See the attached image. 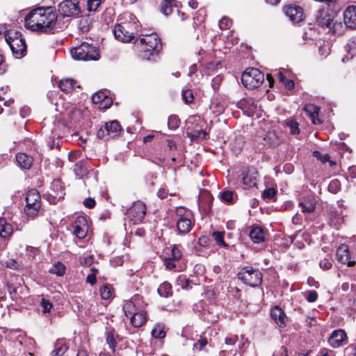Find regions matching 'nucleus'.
Masks as SVG:
<instances>
[{"label":"nucleus","mask_w":356,"mask_h":356,"mask_svg":"<svg viewBox=\"0 0 356 356\" xmlns=\"http://www.w3.org/2000/svg\"><path fill=\"white\" fill-rule=\"evenodd\" d=\"M58 15L54 7H38L32 10L24 19L27 29L40 33H54L60 26H58Z\"/></svg>","instance_id":"1"},{"label":"nucleus","mask_w":356,"mask_h":356,"mask_svg":"<svg viewBox=\"0 0 356 356\" xmlns=\"http://www.w3.org/2000/svg\"><path fill=\"white\" fill-rule=\"evenodd\" d=\"M3 34L13 56L16 58H21L24 56L26 53V44L24 39L22 37V34L15 30L5 31Z\"/></svg>","instance_id":"2"},{"label":"nucleus","mask_w":356,"mask_h":356,"mask_svg":"<svg viewBox=\"0 0 356 356\" xmlns=\"http://www.w3.org/2000/svg\"><path fill=\"white\" fill-rule=\"evenodd\" d=\"M141 45L140 56L143 59L149 60L154 53L161 49L160 38L156 33L145 35L139 40Z\"/></svg>","instance_id":"3"},{"label":"nucleus","mask_w":356,"mask_h":356,"mask_svg":"<svg viewBox=\"0 0 356 356\" xmlns=\"http://www.w3.org/2000/svg\"><path fill=\"white\" fill-rule=\"evenodd\" d=\"M129 21H124L116 24L113 29L115 38L123 42H130L134 38V34L138 29L137 22L135 18L129 16Z\"/></svg>","instance_id":"4"},{"label":"nucleus","mask_w":356,"mask_h":356,"mask_svg":"<svg viewBox=\"0 0 356 356\" xmlns=\"http://www.w3.org/2000/svg\"><path fill=\"white\" fill-rule=\"evenodd\" d=\"M73 58L81 60H97L99 53L97 48L87 42H83L79 46L71 50Z\"/></svg>","instance_id":"5"},{"label":"nucleus","mask_w":356,"mask_h":356,"mask_svg":"<svg viewBox=\"0 0 356 356\" xmlns=\"http://www.w3.org/2000/svg\"><path fill=\"white\" fill-rule=\"evenodd\" d=\"M264 81V74L257 68H248L241 75L243 85L248 89L259 87Z\"/></svg>","instance_id":"6"},{"label":"nucleus","mask_w":356,"mask_h":356,"mask_svg":"<svg viewBox=\"0 0 356 356\" xmlns=\"http://www.w3.org/2000/svg\"><path fill=\"white\" fill-rule=\"evenodd\" d=\"M24 212L29 217L36 216L41 208V197L35 189L29 190L26 195Z\"/></svg>","instance_id":"7"},{"label":"nucleus","mask_w":356,"mask_h":356,"mask_svg":"<svg viewBox=\"0 0 356 356\" xmlns=\"http://www.w3.org/2000/svg\"><path fill=\"white\" fill-rule=\"evenodd\" d=\"M334 13L328 9H323L318 11L316 16V22L318 25L325 26L332 30L334 33H339V29L342 28L341 23L337 24L336 22H334Z\"/></svg>","instance_id":"8"},{"label":"nucleus","mask_w":356,"mask_h":356,"mask_svg":"<svg viewBox=\"0 0 356 356\" xmlns=\"http://www.w3.org/2000/svg\"><path fill=\"white\" fill-rule=\"evenodd\" d=\"M245 284L252 287L258 286L262 281V274L259 270L244 268L238 275Z\"/></svg>","instance_id":"9"},{"label":"nucleus","mask_w":356,"mask_h":356,"mask_svg":"<svg viewBox=\"0 0 356 356\" xmlns=\"http://www.w3.org/2000/svg\"><path fill=\"white\" fill-rule=\"evenodd\" d=\"M78 0H64L58 5V13L63 17H76L81 13Z\"/></svg>","instance_id":"10"},{"label":"nucleus","mask_w":356,"mask_h":356,"mask_svg":"<svg viewBox=\"0 0 356 356\" xmlns=\"http://www.w3.org/2000/svg\"><path fill=\"white\" fill-rule=\"evenodd\" d=\"M146 213V207L142 202H136L129 208L127 211L129 218L134 224L140 222Z\"/></svg>","instance_id":"11"},{"label":"nucleus","mask_w":356,"mask_h":356,"mask_svg":"<svg viewBox=\"0 0 356 356\" xmlns=\"http://www.w3.org/2000/svg\"><path fill=\"white\" fill-rule=\"evenodd\" d=\"M284 13L293 24L302 22L304 19L303 9L296 5H288L284 7Z\"/></svg>","instance_id":"12"},{"label":"nucleus","mask_w":356,"mask_h":356,"mask_svg":"<svg viewBox=\"0 0 356 356\" xmlns=\"http://www.w3.org/2000/svg\"><path fill=\"white\" fill-rule=\"evenodd\" d=\"M347 336L346 332L342 330H337L332 332L328 343L332 348H339L347 342Z\"/></svg>","instance_id":"13"},{"label":"nucleus","mask_w":356,"mask_h":356,"mask_svg":"<svg viewBox=\"0 0 356 356\" xmlns=\"http://www.w3.org/2000/svg\"><path fill=\"white\" fill-rule=\"evenodd\" d=\"M242 181L244 188H249L257 185V172L254 168L245 170L242 173Z\"/></svg>","instance_id":"14"},{"label":"nucleus","mask_w":356,"mask_h":356,"mask_svg":"<svg viewBox=\"0 0 356 356\" xmlns=\"http://www.w3.org/2000/svg\"><path fill=\"white\" fill-rule=\"evenodd\" d=\"M343 22L348 28L356 29V6H350L344 10Z\"/></svg>","instance_id":"15"},{"label":"nucleus","mask_w":356,"mask_h":356,"mask_svg":"<svg viewBox=\"0 0 356 356\" xmlns=\"http://www.w3.org/2000/svg\"><path fill=\"white\" fill-rule=\"evenodd\" d=\"M337 259L342 264H346L348 266H353L355 264L354 261H351L349 249L347 245L341 244L337 250Z\"/></svg>","instance_id":"16"},{"label":"nucleus","mask_w":356,"mask_h":356,"mask_svg":"<svg viewBox=\"0 0 356 356\" xmlns=\"http://www.w3.org/2000/svg\"><path fill=\"white\" fill-rule=\"evenodd\" d=\"M193 225V217L184 216L177 219V229L180 234H186L190 232Z\"/></svg>","instance_id":"17"},{"label":"nucleus","mask_w":356,"mask_h":356,"mask_svg":"<svg viewBox=\"0 0 356 356\" xmlns=\"http://www.w3.org/2000/svg\"><path fill=\"white\" fill-rule=\"evenodd\" d=\"M213 202V197L208 191H203L199 197L198 206L200 209L202 210L205 214L211 211V207Z\"/></svg>","instance_id":"18"},{"label":"nucleus","mask_w":356,"mask_h":356,"mask_svg":"<svg viewBox=\"0 0 356 356\" xmlns=\"http://www.w3.org/2000/svg\"><path fill=\"white\" fill-rule=\"evenodd\" d=\"M74 234L79 238H83L88 232V226L86 225V220L84 218H78L77 220L73 224Z\"/></svg>","instance_id":"19"},{"label":"nucleus","mask_w":356,"mask_h":356,"mask_svg":"<svg viewBox=\"0 0 356 356\" xmlns=\"http://www.w3.org/2000/svg\"><path fill=\"white\" fill-rule=\"evenodd\" d=\"M270 316L272 319L280 327L285 325L286 316L283 310L278 306H275L271 309Z\"/></svg>","instance_id":"20"},{"label":"nucleus","mask_w":356,"mask_h":356,"mask_svg":"<svg viewBox=\"0 0 356 356\" xmlns=\"http://www.w3.org/2000/svg\"><path fill=\"white\" fill-rule=\"evenodd\" d=\"M250 238L255 243L264 242L266 240V234L264 230L259 226H253L249 234Z\"/></svg>","instance_id":"21"},{"label":"nucleus","mask_w":356,"mask_h":356,"mask_svg":"<svg viewBox=\"0 0 356 356\" xmlns=\"http://www.w3.org/2000/svg\"><path fill=\"white\" fill-rule=\"evenodd\" d=\"M16 161L24 169H29L33 163V159L30 155L19 152L16 155Z\"/></svg>","instance_id":"22"},{"label":"nucleus","mask_w":356,"mask_h":356,"mask_svg":"<svg viewBox=\"0 0 356 356\" xmlns=\"http://www.w3.org/2000/svg\"><path fill=\"white\" fill-rule=\"evenodd\" d=\"M69 346H67L65 340L63 339H58L54 343V348L51 351L52 356H61L68 350Z\"/></svg>","instance_id":"23"},{"label":"nucleus","mask_w":356,"mask_h":356,"mask_svg":"<svg viewBox=\"0 0 356 356\" xmlns=\"http://www.w3.org/2000/svg\"><path fill=\"white\" fill-rule=\"evenodd\" d=\"M13 226L7 222L6 218H0V237L9 238L13 234Z\"/></svg>","instance_id":"24"},{"label":"nucleus","mask_w":356,"mask_h":356,"mask_svg":"<svg viewBox=\"0 0 356 356\" xmlns=\"http://www.w3.org/2000/svg\"><path fill=\"white\" fill-rule=\"evenodd\" d=\"M319 110L318 107L312 104H306L304 107V111L309 115L312 122L315 124L321 123L320 120L317 118Z\"/></svg>","instance_id":"25"},{"label":"nucleus","mask_w":356,"mask_h":356,"mask_svg":"<svg viewBox=\"0 0 356 356\" xmlns=\"http://www.w3.org/2000/svg\"><path fill=\"white\" fill-rule=\"evenodd\" d=\"M130 318L133 326L140 327L146 322V313L145 312L138 311L131 315Z\"/></svg>","instance_id":"26"},{"label":"nucleus","mask_w":356,"mask_h":356,"mask_svg":"<svg viewBox=\"0 0 356 356\" xmlns=\"http://www.w3.org/2000/svg\"><path fill=\"white\" fill-rule=\"evenodd\" d=\"M120 336L115 332L114 330H108L106 332V341L109 348L112 350L113 353H115V348L117 346L118 340H120Z\"/></svg>","instance_id":"27"},{"label":"nucleus","mask_w":356,"mask_h":356,"mask_svg":"<svg viewBox=\"0 0 356 356\" xmlns=\"http://www.w3.org/2000/svg\"><path fill=\"white\" fill-rule=\"evenodd\" d=\"M175 0H163L160 6L161 12L168 16L172 13L173 7L178 8L179 2L174 3Z\"/></svg>","instance_id":"28"},{"label":"nucleus","mask_w":356,"mask_h":356,"mask_svg":"<svg viewBox=\"0 0 356 356\" xmlns=\"http://www.w3.org/2000/svg\"><path fill=\"white\" fill-rule=\"evenodd\" d=\"M104 125L105 127H107V134H108V137H111V138L118 136L121 131V127L119 122L116 120L106 122Z\"/></svg>","instance_id":"29"},{"label":"nucleus","mask_w":356,"mask_h":356,"mask_svg":"<svg viewBox=\"0 0 356 356\" xmlns=\"http://www.w3.org/2000/svg\"><path fill=\"white\" fill-rule=\"evenodd\" d=\"M157 292L160 296L163 298L171 296L172 295V286L169 282H164L159 285Z\"/></svg>","instance_id":"30"},{"label":"nucleus","mask_w":356,"mask_h":356,"mask_svg":"<svg viewBox=\"0 0 356 356\" xmlns=\"http://www.w3.org/2000/svg\"><path fill=\"white\" fill-rule=\"evenodd\" d=\"M347 54L342 58L343 62H346L352 59L356 56V42L350 41L346 47Z\"/></svg>","instance_id":"31"},{"label":"nucleus","mask_w":356,"mask_h":356,"mask_svg":"<svg viewBox=\"0 0 356 356\" xmlns=\"http://www.w3.org/2000/svg\"><path fill=\"white\" fill-rule=\"evenodd\" d=\"M74 83L72 79H62L59 83V88L63 92L69 93L74 90Z\"/></svg>","instance_id":"32"},{"label":"nucleus","mask_w":356,"mask_h":356,"mask_svg":"<svg viewBox=\"0 0 356 356\" xmlns=\"http://www.w3.org/2000/svg\"><path fill=\"white\" fill-rule=\"evenodd\" d=\"M220 199L222 202L227 204H232L237 199V195L232 191H224L219 195Z\"/></svg>","instance_id":"33"},{"label":"nucleus","mask_w":356,"mask_h":356,"mask_svg":"<svg viewBox=\"0 0 356 356\" xmlns=\"http://www.w3.org/2000/svg\"><path fill=\"white\" fill-rule=\"evenodd\" d=\"M165 327L163 323L156 324L152 330V336L155 339H163L165 337Z\"/></svg>","instance_id":"34"},{"label":"nucleus","mask_w":356,"mask_h":356,"mask_svg":"<svg viewBox=\"0 0 356 356\" xmlns=\"http://www.w3.org/2000/svg\"><path fill=\"white\" fill-rule=\"evenodd\" d=\"M73 170H74L75 175L79 178H82L83 176H85L88 173V168H87L85 163L82 161L77 162L74 165V168Z\"/></svg>","instance_id":"35"},{"label":"nucleus","mask_w":356,"mask_h":356,"mask_svg":"<svg viewBox=\"0 0 356 356\" xmlns=\"http://www.w3.org/2000/svg\"><path fill=\"white\" fill-rule=\"evenodd\" d=\"M51 191L53 193L51 194L55 198L60 199L63 197L64 193L60 186V183L58 180H55L51 184Z\"/></svg>","instance_id":"36"},{"label":"nucleus","mask_w":356,"mask_h":356,"mask_svg":"<svg viewBox=\"0 0 356 356\" xmlns=\"http://www.w3.org/2000/svg\"><path fill=\"white\" fill-rule=\"evenodd\" d=\"M123 310L127 316H131V315L135 314V312H138V309L136 308V304L133 300L127 301L124 303L123 306Z\"/></svg>","instance_id":"37"},{"label":"nucleus","mask_w":356,"mask_h":356,"mask_svg":"<svg viewBox=\"0 0 356 356\" xmlns=\"http://www.w3.org/2000/svg\"><path fill=\"white\" fill-rule=\"evenodd\" d=\"M49 273L62 276L65 273V266L61 262H57L49 270Z\"/></svg>","instance_id":"38"},{"label":"nucleus","mask_w":356,"mask_h":356,"mask_svg":"<svg viewBox=\"0 0 356 356\" xmlns=\"http://www.w3.org/2000/svg\"><path fill=\"white\" fill-rule=\"evenodd\" d=\"M100 296L102 299L108 300L111 298L113 294V288L109 284H105L99 289Z\"/></svg>","instance_id":"39"},{"label":"nucleus","mask_w":356,"mask_h":356,"mask_svg":"<svg viewBox=\"0 0 356 356\" xmlns=\"http://www.w3.org/2000/svg\"><path fill=\"white\" fill-rule=\"evenodd\" d=\"M191 281L185 275H179L177 278V284L183 289H188L191 288Z\"/></svg>","instance_id":"40"},{"label":"nucleus","mask_w":356,"mask_h":356,"mask_svg":"<svg viewBox=\"0 0 356 356\" xmlns=\"http://www.w3.org/2000/svg\"><path fill=\"white\" fill-rule=\"evenodd\" d=\"M211 108L213 113L217 115L222 113L225 111V106L219 101L213 102L211 104Z\"/></svg>","instance_id":"41"},{"label":"nucleus","mask_w":356,"mask_h":356,"mask_svg":"<svg viewBox=\"0 0 356 356\" xmlns=\"http://www.w3.org/2000/svg\"><path fill=\"white\" fill-rule=\"evenodd\" d=\"M180 124V120L177 115H172L168 118V126L169 129L175 130L177 129Z\"/></svg>","instance_id":"42"},{"label":"nucleus","mask_w":356,"mask_h":356,"mask_svg":"<svg viewBox=\"0 0 356 356\" xmlns=\"http://www.w3.org/2000/svg\"><path fill=\"white\" fill-rule=\"evenodd\" d=\"M299 207L303 213H312L315 210V205L310 202H301L299 203Z\"/></svg>","instance_id":"43"},{"label":"nucleus","mask_w":356,"mask_h":356,"mask_svg":"<svg viewBox=\"0 0 356 356\" xmlns=\"http://www.w3.org/2000/svg\"><path fill=\"white\" fill-rule=\"evenodd\" d=\"M103 0H87V9L90 12L97 10Z\"/></svg>","instance_id":"44"},{"label":"nucleus","mask_w":356,"mask_h":356,"mask_svg":"<svg viewBox=\"0 0 356 356\" xmlns=\"http://www.w3.org/2000/svg\"><path fill=\"white\" fill-rule=\"evenodd\" d=\"M208 341L205 337H200V339L194 343L193 350L201 351L207 345Z\"/></svg>","instance_id":"45"},{"label":"nucleus","mask_w":356,"mask_h":356,"mask_svg":"<svg viewBox=\"0 0 356 356\" xmlns=\"http://www.w3.org/2000/svg\"><path fill=\"white\" fill-rule=\"evenodd\" d=\"M212 236L218 245H221L223 247L227 246L226 243L224 241V236L222 232H213Z\"/></svg>","instance_id":"46"},{"label":"nucleus","mask_w":356,"mask_h":356,"mask_svg":"<svg viewBox=\"0 0 356 356\" xmlns=\"http://www.w3.org/2000/svg\"><path fill=\"white\" fill-rule=\"evenodd\" d=\"M232 24V20L227 17H222L218 22L219 28L222 30L229 29Z\"/></svg>","instance_id":"47"},{"label":"nucleus","mask_w":356,"mask_h":356,"mask_svg":"<svg viewBox=\"0 0 356 356\" xmlns=\"http://www.w3.org/2000/svg\"><path fill=\"white\" fill-rule=\"evenodd\" d=\"M243 145V139L242 137H237L234 140V145L232 147V150L235 154H238Z\"/></svg>","instance_id":"48"},{"label":"nucleus","mask_w":356,"mask_h":356,"mask_svg":"<svg viewBox=\"0 0 356 356\" xmlns=\"http://www.w3.org/2000/svg\"><path fill=\"white\" fill-rule=\"evenodd\" d=\"M286 124L290 128V133L292 135H296L300 133L298 123L297 122L294 120H289Z\"/></svg>","instance_id":"49"},{"label":"nucleus","mask_w":356,"mask_h":356,"mask_svg":"<svg viewBox=\"0 0 356 356\" xmlns=\"http://www.w3.org/2000/svg\"><path fill=\"white\" fill-rule=\"evenodd\" d=\"M276 194V191L273 188H268L264 191L262 197L265 200H272Z\"/></svg>","instance_id":"50"},{"label":"nucleus","mask_w":356,"mask_h":356,"mask_svg":"<svg viewBox=\"0 0 356 356\" xmlns=\"http://www.w3.org/2000/svg\"><path fill=\"white\" fill-rule=\"evenodd\" d=\"M182 257V252L177 246L174 245L171 250L170 258L174 260L179 261Z\"/></svg>","instance_id":"51"},{"label":"nucleus","mask_w":356,"mask_h":356,"mask_svg":"<svg viewBox=\"0 0 356 356\" xmlns=\"http://www.w3.org/2000/svg\"><path fill=\"white\" fill-rule=\"evenodd\" d=\"M107 127H105V125L102 126L99 129V130L97 132V136L98 138L104 139L105 140H108L109 138H111V137H108V134H107Z\"/></svg>","instance_id":"52"},{"label":"nucleus","mask_w":356,"mask_h":356,"mask_svg":"<svg viewBox=\"0 0 356 356\" xmlns=\"http://www.w3.org/2000/svg\"><path fill=\"white\" fill-rule=\"evenodd\" d=\"M329 191L332 193H337L340 190V184L337 179L330 181L328 186Z\"/></svg>","instance_id":"53"},{"label":"nucleus","mask_w":356,"mask_h":356,"mask_svg":"<svg viewBox=\"0 0 356 356\" xmlns=\"http://www.w3.org/2000/svg\"><path fill=\"white\" fill-rule=\"evenodd\" d=\"M8 65L6 62L5 56L1 50H0V74H3L7 71Z\"/></svg>","instance_id":"54"},{"label":"nucleus","mask_w":356,"mask_h":356,"mask_svg":"<svg viewBox=\"0 0 356 356\" xmlns=\"http://www.w3.org/2000/svg\"><path fill=\"white\" fill-rule=\"evenodd\" d=\"M342 221L343 218L341 217H340L339 215L337 216V214H334V217L333 215H332V218L330 220V224L331 226L338 229Z\"/></svg>","instance_id":"55"},{"label":"nucleus","mask_w":356,"mask_h":356,"mask_svg":"<svg viewBox=\"0 0 356 356\" xmlns=\"http://www.w3.org/2000/svg\"><path fill=\"white\" fill-rule=\"evenodd\" d=\"M40 306L42 308V312L46 314L50 312L52 307V304L49 300L42 298L40 302Z\"/></svg>","instance_id":"56"},{"label":"nucleus","mask_w":356,"mask_h":356,"mask_svg":"<svg viewBox=\"0 0 356 356\" xmlns=\"http://www.w3.org/2000/svg\"><path fill=\"white\" fill-rule=\"evenodd\" d=\"M182 98L184 101L187 104L192 102L193 100L192 91L190 90H184L182 92Z\"/></svg>","instance_id":"57"},{"label":"nucleus","mask_w":356,"mask_h":356,"mask_svg":"<svg viewBox=\"0 0 356 356\" xmlns=\"http://www.w3.org/2000/svg\"><path fill=\"white\" fill-rule=\"evenodd\" d=\"M79 260L81 265L89 266L93 263L94 257L92 255L83 256L81 257Z\"/></svg>","instance_id":"58"},{"label":"nucleus","mask_w":356,"mask_h":356,"mask_svg":"<svg viewBox=\"0 0 356 356\" xmlns=\"http://www.w3.org/2000/svg\"><path fill=\"white\" fill-rule=\"evenodd\" d=\"M176 215L178 218L188 216V218H192L193 215L190 211H186L185 208L179 207L176 210Z\"/></svg>","instance_id":"59"},{"label":"nucleus","mask_w":356,"mask_h":356,"mask_svg":"<svg viewBox=\"0 0 356 356\" xmlns=\"http://www.w3.org/2000/svg\"><path fill=\"white\" fill-rule=\"evenodd\" d=\"M177 261L172 259L170 257L165 258L164 259V264L165 266V268L168 270H173L176 268L177 264L176 262Z\"/></svg>","instance_id":"60"},{"label":"nucleus","mask_w":356,"mask_h":356,"mask_svg":"<svg viewBox=\"0 0 356 356\" xmlns=\"http://www.w3.org/2000/svg\"><path fill=\"white\" fill-rule=\"evenodd\" d=\"M105 98H106L105 95L102 92H99L95 93L92 96V101L94 104H99V103H101L102 102H103Z\"/></svg>","instance_id":"61"},{"label":"nucleus","mask_w":356,"mask_h":356,"mask_svg":"<svg viewBox=\"0 0 356 356\" xmlns=\"http://www.w3.org/2000/svg\"><path fill=\"white\" fill-rule=\"evenodd\" d=\"M313 154L318 160L321 161L323 163L329 161L330 156L327 154H321L318 151H314Z\"/></svg>","instance_id":"62"},{"label":"nucleus","mask_w":356,"mask_h":356,"mask_svg":"<svg viewBox=\"0 0 356 356\" xmlns=\"http://www.w3.org/2000/svg\"><path fill=\"white\" fill-rule=\"evenodd\" d=\"M273 356H287L288 351L285 346H281L278 347L273 353Z\"/></svg>","instance_id":"63"},{"label":"nucleus","mask_w":356,"mask_h":356,"mask_svg":"<svg viewBox=\"0 0 356 356\" xmlns=\"http://www.w3.org/2000/svg\"><path fill=\"white\" fill-rule=\"evenodd\" d=\"M222 81V76L221 75H217L212 79L211 86L214 90L218 89Z\"/></svg>","instance_id":"64"}]
</instances>
